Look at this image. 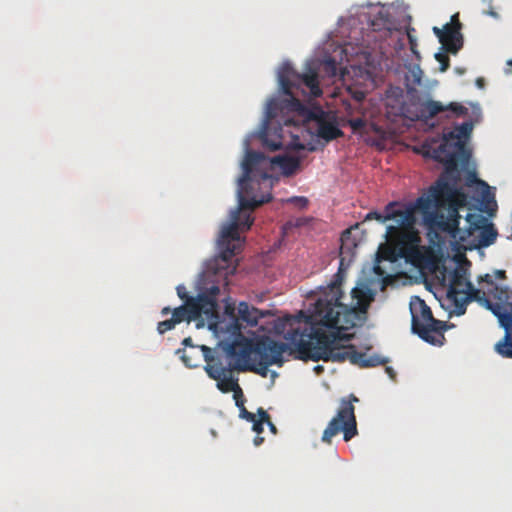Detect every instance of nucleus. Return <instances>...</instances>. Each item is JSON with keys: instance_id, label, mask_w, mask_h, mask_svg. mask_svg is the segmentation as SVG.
<instances>
[{"instance_id": "9", "label": "nucleus", "mask_w": 512, "mask_h": 512, "mask_svg": "<svg viewBox=\"0 0 512 512\" xmlns=\"http://www.w3.org/2000/svg\"><path fill=\"white\" fill-rule=\"evenodd\" d=\"M284 327L289 326L284 337L289 343L278 342L270 338L259 341L255 348V353L264 359L266 366L274 364L281 365L283 362V354L289 352L290 355L296 354V358L302 360L296 344L289 339L290 334L299 332L301 334H310L311 328H320L315 321L309 319L302 311L298 317L288 316L285 318Z\"/></svg>"}, {"instance_id": "39", "label": "nucleus", "mask_w": 512, "mask_h": 512, "mask_svg": "<svg viewBox=\"0 0 512 512\" xmlns=\"http://www.w3.org/2000/svg\"><path fill=\"white\" fill-rule=\"evenodd\" d=\"M233 397L235 399V404L238 408L244 405L245 399L241 388L240 393H233Z\"/></svg>"}, {"instance_id": "27", "label": "nucleus", "mask_w": 512, "mask_h": 512, "mask_svg": "<svg viewBox=\"0 0 512 512\" xmlns=\"http://www.w3.org/2000/svg\"><path fill=\"white\" fill-rule=\"evenodd\" d=\"M495 299L512 312V293L506 288H496Z\"/></svg>"}, {"instance_id": "1", "label": "nucleus", "mask_w": 512, "mask_h": 512, "mask_svg": "<svg viewBox=\"0 0 512 512\" xmlns=\"http://www.w3.org/2000/svg\"><path fill=\"white\" fill-rule=\"evenodd\" d=\"M278 80L282 92L288 98H272L268 101V120L276 118L279 113L293 112L304 124H308L310 129H315L316 135L326 142L343 136L334 115L320 106H307L295 96L294 90L306 93L305 88L309 90L308 94L311 97L316 98L322 94L316 70L309 69L306 73L300 74L289 63H284L278 72Z\"/></svg>"}, {"instance_id": "38", "label": "nucleus", "mask_w": 512, "mask_h": 512, "mask_svg": "<svg viewBox=\"0 0 512 512\" xmlns=\"http://www.w3.org/2000/svg\"><path fill=\"white\" fill-rule=\"evenodd\" d=\"M326 70L331 72L333 75L336 74V61L332 58H329L325 61Z\"/></svg>"}, {"instance_id": "36", "label": "nucleus", "mask_w": 512, "mask_h": 512, "mask_svg": "<svg viewBox=\"0 0 512 512\" xmlns=\"http://www.w3.org/2000/svg\"><path fill=\"white\" fill-rule=\"evenodd\" d=\"M407 36H408L411 52L413 54H415L417 58H419V53L417 51V41H416V38L413 37L409 32L407 33Z\"/></svg>"}, {"instance_id": "8", "label": "nucleus", "mask_w": 512, "mask_h": 512, "mask_svg": "<svg viewBox=\"0 0 512 512\" xmlns=\"http://www.w3.org/2000/svg\"><path fill=\"white\" fill-rule=\"evenodd\" d=\"M275 165L282 169L284 175L290 176L299 168L300 159L292 156L269 158L262 152L248 151L242 163L243 174L239 178L238 184L251 190L253 183L260 185L272 177L269 172Z\"/></svg>"}, {"instance_id": "41", "label": "nucleus", "mask_w": 512, "mask_h": 512, "mask_svg": "<svg viewBox=\"0 0 512 512\" xmlns=\"http://www.w3.org/2000/svg\"><path fill=\"white\" fill-rule=\"evenodd\" d=\"M266 424L268 425L270 431L273 433V434H276L277 433V428L276 426L272 423L270 417L268 418V421H266Z\"/></svg>"}, {"instance_id": "21", "label": "nucleus", "mask_w": 512, "mask_h": 512, "mask_svg": "<svg viewBox=\"0 0 512 512\" xmlns=\"http://www.w3.org/2000/svg\"><path fill=\"white\" fill-rule=\"evenodd\" d=\"M203 345L192 346V350L178 349L176 353L180 355L181 360L188 368H196L200 364L201 358H203V351L201 349Z\"/></svg>"}, {"instance_id": "34", "label": "nucleus", "mask_w": 512, "mask_h": 512, "mask_svg": "<svg viewBox=\"0 0 512 512\" xmlns=\"http://www.w3.org/2000/svg\"><path fill=\"white\" fill-rule=\"evenodd\" d=\"M239 416L242 418V419H245L246 421L248 422H251V421H254V419L258 416L255 415L254 413L252 412H249L246 408H245V405L239 407Z\"/></svg>"}, {"instance_id": "26", "label": "nucleus", "mask_w": 512, "mask_h": 512, "mask_svg": "<svg viewBox=\"0 0 512 512\" xmlns=\"http://www.w3.org/2000/svg\"><path fill=\"white\" fill-rule=\"evenodd\" d=\"M352 230L353 228L350 227L348 229H345L341 234V254H343L346 250L350 252L353 248L357 246L356 240L352 239Z\"/></svg>"}, {"instance_id": "5", "label": "nucleus", "mask_w": 512, "mask_h": 512, "mask_svg": "<svg viewBox=\"0 0 512 512\" xmlns=\"http://www.w3.org/2000/svg\"><path fill=\"white\" fill-rule=\"evenodd\" d=\"M431 199V210L425 214V221L437 227L442 232L451 236L460 243H466L476 231H479L485 224L486 219L479 213H468L466 215L467 227H459V209L467 205L468 197L464 192V201L460 198L447 199L440 193L427 195Z\"/></svg>"}, {"instance_id": "45", "label": "nucleus", "mask_w": 512, "mask_h": 512, "mask_svg": "<svg viewBox=\"0 0 512 512\" xmlns=\"http://www.w3.org/2000/svg\"><path fill=\"white\" fill-rule=\"evenodd\" d=\"M507 66L506 73H512V59L507 61Z\"/></svg>"}, {"instance_id": "43", "label": "nucleus", "mask_w": 512, "mask_h": 512, "mask_svg": "<svg viewBox=\"0 0 512 512\" xmlns=\"http://www.w3.org/2000/svg\"><path fill=\"white\" fill-rule=\"evenodd\" d=\"M495 276L499 279H505L506 278V272L504 270H496Z\"/></svg>"}, {"instance_id": "14", "label": "nucleus", "mask_w": 512, "mask_h": 512, "mask_svg": "<svg viewBox=\"0 0 512 512\" xmlns=\"http://www.w3.org/2000/svg\"><path fill=\"white\" fill-rule=\"evenodd\" d=\"M213 302L206 296H197L196 298L187 299V301L175 308L164 307L161 310L163 316L172 313L173 320L180 324L183 321L190 323L200 318L202 315L207 318L211 317V311L213 310Z\"/></svg>"}, {"instance_id": "2", "label": "nucleus", "mask_w": 512, "mask_h": 512, "mask_svg": "<svg viewBox=\"0 0 512 512\" xmlns=\"http://www.w3.org/2000/svg\"><path fill=\"white\" fill-rule=\"evenodd\" d=\"M341 283L342 280L337 273L336 279L324 289L323 294L317 299L309 319L315 321L319 327L337 331L348 330L355 326L357 314L366 313L373 301L372 291L363 285L355 287L351 291L355 303L351 306L344 305L340 301L343 296Z\"/></svg>"}, {"instance_id": "23", "label": "nucleus", "mask_w": 512, "mask_h": 512, "mask_svg": "<svg viewBox=\"0 0 512 512\" xmlns=\"http://www.w3.org/2000/svg\"><path fill=\"white\" fill-rule=\"evenodd\" d=\"M257 413L258 416L254 419V421H251V423L253 424L252 430L257 434L253 440V443L255 446H260L264 442V438L261 437L260 434L263 431V424L268 421L269 414L261 407L258 408Z\"/></svg>"}, {"instance_id": "16", "label": "nucleus", "mask_w": 512, "mask_h": 512, "mask_svg": "<svg viewBox=\"0 0 512 512\" xmlns=\"http://www.w3.org/2000/svg\"><path fill=\"white\" fill-rule=\"evenodd\" d=\"M270 315V311H263L247 302H240L237 307V316L234 319L229 331L234 336H241V330L245 327H255L259 319Z\"/></svg>"}, {"instance_id": "11", "label": "nucleus", "mask_w": 512, "mask_h": 512, "mask_svg": "<svg viewBox=\"0 0 512 512\" xmlns=\"http://www.w3.org/2000/svg\"><path fill=\"white\" fill-rule=\"evenodd\" d=\"M359 402L358 397L350 394L342 398L337 414L330 420L322 435V441L330 444L331 439L340 431L343 432L344 440L350 441L357 435V422L355 417L354 403Z\"/></svg>"}, {"instance_id": "37", "label": "nucleus", "mask_w": 512, "mask_h": 512, "mask_svg": "<svg viewBox=\"0 0 512 512\" xmlns=\"http://www.w3.org/2000/svg\"><path fill=\"white\" fill-rule=\"evenodd\" d=\"M177 295L180 299L184 300V303L187 299H191L192 297L188 295L186 288L183 285H179L177 288Z\"/></svg>"}, {"instance_id": "42", "label": "nucleus", "mask_w": 512, "mask_h": 512, "mask_svg": "<svg viewBox=\"0 0 512 512\" xmlns=\"http://www.w3.org/2000/svg\"><path fill=\"white\" fill-rule=\"evenodd\" d=\"M182 344L186 347H190V349L192 350V346H195L193 343H192V339L191 337H187L185 338L183 341H182Z\"/></svg>"}, {"instance_id": "7", "label": "nucleus", "mask_w": 512, "mask_h": 512, "mask_svg": "<svg viewBox=\"0 0 512 512\" xmlns=\"http://www.w3.org/2000/svg\"><path fill=\"white\" fill-rule=\"evenodd\" d=\"M433 158L444 165V172L429 188L427 195L440 193L446 197V200L458 197L463 202L464 190L459 186L458 162H465L469 158L464 142L456 141L445 133L443 142L433 151Z\"/></svg>"}, {"instance_id": "28", "label": "nucleus", "mask_w": 512, "mask_h": 512, "mask_svg": "<svg viewBox=\"0 0 512 512\" xmlns=\"http://www.w3.org/2000/svg\"><path fill=\"white\" fill-rule=\"evenodd\" d=\"M220 293V289L218 286L213 285L208 292L201 293L198 296H206L208 297L214 304L213 310L211 311V317H213L216 313L217 309V296Z\"/></svg>"}, {"instance_id": "25", "label": "nucleus", "mask_w": 512, "mask_h": 512, "mask_svg": "<svg viewBox=\"0 0 512 512\" xmlns=\"http://www.w3.org/2000/svg\"><path fill=\"white\" fill-rule=\"evenodd\" d=\"M495 351L504 358H512V334L506 339V334L501 341L496 343Z\"/></svg>"}, {"instance_id": "6", "label": "nucleus", "mask_w": 512, "mask_h": 512, "mask_svg": "<svg viewBox=\"0 0 512 512\" xmlns=\"http://www.w3.org/2000/svg\"><path fill=\"white\" fill-rule=\"evenodd\" d=\"M251 191L247 187L243 188L239 185L237 196H238V207L231 211L230 223L223 226L220 238L218 240L220 255L219 260L227 264L226 275L234 274L236 271V265L230 266L228 263L236 255L239 244L234 242L240 241L239 229L242 231L249 230L252 226L254 219L250 213L246 211H253L260 205L269 202L272 199L270 193L262 195L260 198L256 196H250Z\"/></svg>"}, {"instance_id": "33", "label": "nucleus", "mask_w": 512, "mask_h": 512, "mask_svg": "<svg viewBox=\"0 0 512 512\" xmlns=\"http://www.w3.org/2000/svg\"><path fill=\"white\" fill-rule=\"evenodd\" d=\"M435 58L441 65L440 70L442 72L446 71L450 63L449 57L445 53H436Z\"/></svg>"}, {"instance_id": "10", "label": "nucleus", "mask_w": 512, "mask_h": 512, "mask_svg": "<svg viewBox=\"0 0 512 512\" xmlns=\"http://www.w3.org/2000/svg\"><path fill=\"white\" fill-rule=\"evenodd\" d=\"M412 315V331L424 341L433 345H442L444 331L447 329L445 322L433 317L431 308L426 302L415 296L410 302Z\"/></svg>"}, {"instance_id": "20", "label": "nucleus", "mask_w": 512, "mask_h": 512, "mask_svg": "<svg viewBox=\"0 0 512 512\" xmlns=\"http://www.w3.org/2000/svg\"><path fill=\"white\" fill-rule=\"evenodd\" d=\"M282 128L278 126L271 132L269 128H264L261 132L260 138L264 148L270 151H277L283 147L282 142Z\"/></svg>"}, {"instance_id": "35", "label": "nucleus", "mask_w": 512, "mask_h": 512, "mask_svg": "<svg viewBox=\"0 0 512 512\" xmlns=\"http://www.w3.org/2000/svg\"><path fill=\"white\" fill-rule=\"evenodd\" d=\"M268 367L264 364V359L260 358V361L256 367H250L251 371H255L261 376L265 377L267 375Z\"/></svg>"}, {"instance_id": "44", "label": "nucleus", "mask_w": 512, "mask_h": 512, "mask_svg": "<svg viewBox=\"0 0 512 512\" xmlns=\"http://www.w3.org/2000/svg\"><path fill=\"white\" fill-rule=\"evenodd\" d=\"M386 372L388 373L390 378H392V379L395 378V371L392 367H386Z\"/></svg>"}, {"instance_id": "24", "label": "nucleus", "mask_w": 512, "mask_h": 512, "mask_svg": "<svg viewBox=\"0 0 512 512\" xmlns=\"http://www.w3.org/2000/svg\"><path fill=\"white\" fill-rule=\"evenodd\" d=\"M473 130V123L471 121H466L460 125L455 126V128L446 134L448 137L456 140L462 141L469 138Z\"/></svg>"}, {"instance_id": "15", "label": "nucleus", "mask_w": 512, "mask_h": 512, "mask_svg": "<svg viewBox=\"0 0 512 512\" xmlns=\"http://www.w3.org/2000/svg\"><path fill=\"white\" fill-rule=\"evenodd\" d=\"M460 30L461 23L458 19V14L453 15L451 23L445 24L443 29L433 28V32L438 37L443 48L453 54H456L463 46V37Z\"/></svg>"}, {"instance_id": "18", "label": "nucleus", "mask_w": 512, "mask_h": 512, "mask_svg": "<svg viewBox=\"0 0 512 512\" xmlns=\"http://www.w3.org/2000/svg\"><path fill=\"white\" fill-rule=\"evenodd\" d=\"M450 111L456 117L468 115V109L460 103L452 102L445 106L442 103L434 100H428L421 104L420 113L421 117L431 119L440 112Z\"/></svg>"}, {"instance_id": "19", "label": "nucleus", "mask_w": 512, "mask_h": 512, "mask_svg": "<svg viewBox=\"0 0 512 512\" xmlns=\"http://www.w3.org/2000/svg\"><path fill=\"white\" fill-rule=\"evenodd\" d=\"M479 303L489 309L493 315L497 317L500 326L504 329L506 339L508 340L510 334H512V312L508 311V309L499 302L492 303L486 295L484 296V300H481Z\"/></svg>"}, {"instance_id": "29", "label": "nucleus", "mask_w": 512, "mask_h": 512, "mask_svg": "<svg viewBox=\"0 0 512 512\" xmlns=\"http://www.w3.org/2000/svg\"><path fill=\"white\" fill-rule=\"evenodd\" d=\"M478 282L486 283L489 286L488 294L492 295L493 298L495 299L496 288H501V287L494 283L492 276L490 274L481 275L478 277Z\"/></svg>"}, {"instance_id": "32", "label": "nucleus", "mask_w": 512, "mask_h": 512, "mask_svg": "<svg viewBox=\"0 0 512 512\" xmlns=\"http://www.w3.org/2000/svg\"><path fill=\"white\" fill-rule=\"evenodd\" d=\"M348 123L354 132L361 131L366 127V120L360 117L350 119Z\"/></svg>"}, {"instance_id": "22", "label": "nucleus", "mask_w": 512, "mask_h": 512, "mask_svg": "<svg viewBox=\"0 0 512 512\" xmlns=\"http://www.w3.org/2000/svg\"><path fill=\"white\" fill-rule=\"evenodd\" d=\"M498 236V232L492 223H486L480 230L478 235V247H488L492 245Z\"/></svg>"}, {"instance_id": "17", "label": "nucleus", "mask_w": 512, "mask_h": 512, "mask_svg": "<svg viewBox=\"0 0 512 512\" xmlns=\"http://www.w3.org/2000/svg\"><path fill=\"white\" fill-rule=\"evenodd\" d=\"M223 350L230 359L226 367L235 371H246L248 369L247 360L251 353V345L247 339L243 338V342L226 343Z\"/></svg>"}, {"instance_id": "31", "label": "nucleus", "mask_w": 512, "mask_h": 512, "mask_svg": "<svg viewBox=\"0 0 512 512\" xmlns=\"http://www.w3.org/2000/svg\"><path fill=\"white\" fill-rule=\"evenodd\" d=\"M287 203H292L300 209H305L308 206V199L303 196H293L286 200Z\"/></svg>"}, {"instance_id": "47", "label": "nucleus", "mask_w": 512, "mask_h": 512, "mask_svg": "<svg viewBox=\"0 0 512 512\" xmlns=\"http://www.w3.org/2000/svg\"><path fill=\"white\" fill-rule=\"evenodd\" d=\"M456 71L460 74L464 73V69H459V68H456Z\"/></svg>"}, {"instance_id": "4", "label": "nucleus", "mask_w": 512, "mask_h": 512, "mask_svg": "<svg viewBox=\"0 0 512 512\" xmlns=\"http://www.w3.org/2000/svg\"><path fill=\"white\" fill-rule=\"evenodd\" d=\"M431 210V199L421 196L414 203L401 205L398 202H390L385 206L384 214L370 211L365 220H377L385 223L388 220L395 222L388 225L385 233L386 242L392 246L400 256H411L417 253L421 238L415 228L417 221L416 212L425 214Z\"/></svg>"}, {"instance_id": "48", "label": "nucleus", "mask_w": 512, "mask_h": 512, "mask_svg": "<svg viewBox=\"0 0 512 512\" xmlns=\"http://www.w3.org/2000/svg\"><path fill=\"white\" fill-rule=\"evenodd\" d=\"M300 225H301V221L297 220L296 223H295V226H300Z\"/></svg>"}, {"instance_id": "40", "label": "nucleus", "mask_w": 512, "mask_h": 512, "mask_svg": "<svg viewBox=\"0 0 512 512\" xmlns=\"http://www.w3.org/2000/svg\"><path fill=\"white\" fill-rule=\"evenodd\" d=\"M352 96L357 102H361L365 98V93L361 90H356L352 93Z\"/></svg>"}, {"instance_id": "13", "label": "nucleus", "mask_w": 512, "mask_h": 512, "mask_svg": "<svg viewBox=\"0 0 512 512\" xmlns=\"http://www.w3.org/2000/svg\"><path fill=\"white\" fill-rule=\"evenodd\" d=\"M203 359L206 362L204 370L209 378L217 382L216 386L222 393H240L238 378L233 377V369L223 365L219 357H215L208 346L201 347Z\"/></svg>"}, {"instance_id": "46", "label": "nucleus", "mask_w": 512, "mask_h": 512, "mask_svg": "<svg viewBox=\"0 0 512 512\" xmlns=\"http://www.w3.org/2000/svg\"><path fill=\"white\" fill-rule=\"evenodd\" d=\"M477 85L479 87H482L483 86V83H484V80L482 78H478L477 81H476Z\"/></svg>"}, {"instance_id": "3", "label": "nucleus", "mask_w": 512, "mask_h": 512, "mask_svg": "<svg viewBox=\"0 0 512 512\" xmlns=\"http://www.w3.org/2000/svg\"><path fill=\"white\" fill-rule=\"evenodd\" d=\"M340 331L327 332L324 328H311L310 334L294 332L288 337L297 346L300 358L304 361L312 360L342 363L346 360L362 368L375 367L386 363L379 356H368L358 352L353 345H340Z\"/></svg>"}, {"instance_id": "30", "label": "nucleus", "mask_w": 512, "mask_h": 512, "mask_svg": "<svg viewBox=\"0 0 512 512\" xmlns=\"http://www.w3.org/2000/svg\"><path fill=\"white\" fill-rule=\"evenodd\" d=\"M176 325H177V323L171 317L170 319L160 321L157 325V331L159 334H164L167 331L172 330Z\"/></svg>"}, {"instance_id": "12", "label": "nucleus", "mask_w": 512, "mask_h": 512, "mask_svg": "<svg viewBox=\"0 0 512 512\" xmlns=\"http://www.w3.org/2000/svg\"><path fill=\"white\" fill-rule=\"evenodd\" d=\"M485 295V291L475 288L466 278L465 270H454L447 290V298L453 303L454 312L457 316L465 314L469 302L476 301L479 303L484 300Z\"/></svg>"}]
</instances>
